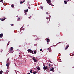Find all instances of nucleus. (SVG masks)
<instances>
[{"mask_svg":"<svg viewBox=\"0 0 74 74\" xmlns=\"http://www.w3.org/2000/svg\"><path fill=\"white\" fill-rule=\"evenodd\" d=\"M46 1L48 4H49V5H52V4L51 2V0H46Z\"/></svg>","mask_w":74,"mask_h":74,"instance_id":"f257e3e1","label":"nucleus"},{"mask_svg":"<svg viewBox=\"0 0 74 74\" xmlns=\"http://www.w3.org/2000/svg\"><path fill=\"white\" fill-rule=\"evenodd\" d=\"M27 51H28V53H29V52H30V53H31L33 54V50L31 49H28V50H27Z\"/></svg>","mask_w":74,"mask_h":74,"instance_id":"f03ea898","label":"nucleus"},{"mask_svg":"<svg viewBox=\"0 0 74 74\" xmlns=\"http://www.w3.org/2000/svg\"><path fill=\"white\" fill-rule=\"evenodd\" d=\"M4 72H5V74H8V70H7V69H5L4 70Z\"/></svg>","mask_w":74,"mask_h":74,"instance_id":"7ed1b4c3","label":"nucleus"},{"mask_svg":"<svg viewBox=\"0 0 74 74\" xmlns=\"http://www.w3.org/2000/svg\"><path fill=\"white\" fill-rule=\"evenodd\" d=\"M32 59L35 62H37V60H36V59H35V57H33Z\"/></svg>","mask_w":74,"mask_h":74,"instance_id":"20e7f679","label":"nucleus"},{"mask_svg":"<svg viewBox=\"0 0 74 74\" xmlns=\"http://www.w3.org/2000/svg\"><path fill=\"white\" fill-rule=\"evenodd\" d=\"M69 47V45H67L66 47L64 49L65 50H66V49H67V48Z\"/></svg>","mask_w":74,"mask_h":74,"instance_id":"39448f33","label":"nucleus"},{"mask_svg":"<svg viewBox=\"0 0 74 74\" xmlns=\"http://www.w3.org/2000/svg\"><path fill=\"white\" fill-rule=\"evenodd\" d=\"M28 9H27L25 10H24V13H26V12H28Z\"/></svg>","mask_w":74,"mask_h":74,"instance_id":"423d86ee","label":"nucleus"},{"mask_svg":"<svg viewBox=\"0 0 74 74\" xmlns=\"http://www.w3.org/2000/svg\"><path fill=\"white\" fill-rule=\"evenodd\" d=\"M3 34H0V37L1 38H2V37H3Z\"/></svg>","mask_w":74,"mask_h":74,"instance_id":"0eeeda50","label":"nucleus"},{"mask_svg":"<svg viewBox=\"0 0 74 74\" xmlns=\"http://www.w3.org/2000/svg\"><path fill=\"white\" fill-rule=\"evenodd\" d=\"M34 52L35 54H36V53H37V51L36 50H34Z\"/></svg>","mask_w":74,"mask_h":74,"instance_id":"6e6552de","label":"nucleus"},{"mask_svg":"<svg viewBox=\"0 0 74 74\" xmlns=\"http://www.w3.org/2000/svg\"><path fill=\"white\" fill-rule=\"evenodd\" d=\"M51 48H48V50H49V52H51V51H52V50H51Z\"/></svg>","mask_w":74,"mask_h":74,"instance_id":"1a4fd4ad","label":"nucleus"},{"mask_svg":"<svg viewBox=\"0 0 74 74\" xmlns=\"http://www.w3.org/2000/svg\"><path fill=\"white\" fill-rule=\"evenodd\" d=\"M43 69L44 71H45V70H46V66H44L43 67Z\"/></svg>","mask_w":74,"mask_h":74,"instance_id":"9d476101","label":"nucleus"},{"mask_svg":"<svg viewBox=\"0 0 74 74\" xmlns=\"http://www.w3.org/2000/svg\"><path fill=\"white\" fill-rule=\"evenodd\" d=\"M54 69V68H52L50 70V71H52Z\"/></svg>","mask_w":74,"mask_h":74,"instance_id":"9b49d317","label":"nucleus"},{"mask_svg":"<svg viewBox=\"0 0 74 74\" xmlns=\"http://www.w3.org/2000/svg\"><path fill=\"white\" fill-rule=\"evenodd\" d=\"M25 0H24V1H21L20 3V4H22V3H24V2H25Z\"/></svg>","mask_w":74,"mask_h":74,"instance_id":"f8f14e48","label":"nucleus"},{"mask_svg":"<svg viewBox=\"0 0 74 74\" xmlns=\"http://www.w3.org/2000/svg\"><path fill=\"white\" fill-rule=\"evenodd\" d=\"M10 50L11 51H13V50H14V48H13V47H11Z\"/></svg>","mask_w":74,"mask_h":74,"instance_id":"ddd939ff","label":"nucleus"},{"mask_svg":"<svg viewBox=\"0 0 74 74\" xmlns=\"http://www.w3.org/2000/svg\"><path fill=\"white\" fill-rule=\"evenodd\" d=\"M11 6L12 8H13V7H14V4H13L11 5Z\"/></svg>","mask_w":74,"mask_h":74,"instance_id":"4468645a","label":"nucleus"},{"mask_svg":"<svg viewBox=\"0 0 74 74\" xmlns=\"http://www.w3.org/2000/svg\"><path fill=\"white\" fill-rule=\"evenodd\" d=\"M3 73V71H0V74H2V73Z\"/></svg>","mask_w":74,"mask_h":74,"instance_id":"2eb2a0df","label":"nucleus"},{"mask_svg":"<svg viewBox=\"0 0 74 74\" xmlns=\"http://www.w3.org/2000/svg\"><path fill=\"white\" fill-rule=\"evenodd\" d=\"M6 66L7 67H8L9 66V64L8 63H7L6 64Z\"/></svg>","mask_w":74,"mask_h":74,"instance_id":"dca6fc26","label":"nucleus"},{"mask_svg":"<svg viewBox=\"0 0 74 74\" xmlns=\"http://www.w3.org/2000/svg\"><path fill=\"white\" fill-rule=\"evenodd\" d=\"M64 4H67V1H64Z\"/></svg>","mask_w":74,"mask_h":74,"instance_id":"f3484780","label":"nucleus"},{"mask_svg":"<svg viewBox=\"0 0 74 74\" xmlns=\"http://www.w3.org/2000/svg\"><path fill=\"white\" fill-rule=\"evenodd\" d=\"M37 69L39 71L40 70V67L39 66H38V68H37Z\"/></svg>","mask_w":74,"mask_h":74,"instance_id":"a211bd4d","label":"nucleus"},{"mask_svg":"<svg viewBox=\"0 0 74 74\" xmlns=\"http://www.w3.org/2000/svg\"><path fill=\"white\" fill-rule=\"evenodd\" d=\"M48 64L49 65V67H50V66H51V64H50V63H48Z\"/></svg>","mask_w":74,"mask_h":74,"instance_id":"6ab92c4d","label":"nucleus"},{"mask_svg":"<svg viewBox=\"0 0 74 74\" xmlns=\"http://www.w3.org/2000/svg\"><path fill=\"white\" fill-rule=\"evenodd\" d=\"M5 19V18H2V19H1V21H4Z\"/></svg>","mask_w":74,"mask_h":74,"instance_id":"aec40b11","label":"nucleus"},{"mask_svg":"<svg viewBox=\"0 0 74 74\" xmlns=\"http://www.w3.org/2000/svg\"><path fill=\"white\" fill-rule=\"evenodd\" d=\"M32 71H33V70L32 69H31V71H30V72L31 73H32Z\"/></svg>","mask_w":74,"mask_h":74,"instance_id":"412c9836","label":"nucleus"},{"mask_svg":"<svg viewBox=\"0 0 74 74\" xmlns=\"http://www.w3.org/2000/svg\"><path fill=\"white\" fill-rule=\"evenodd\" d=\"M48 68H49L48 67V66H46V69H48Z\"/></svg>","mask_w":74,"mask_h":74,"instance_id":"4be33fe9","label":"nucleus"},{"mask_svg":"<svg viewBox=\"0 0 74 74\" xmlns=\"http://www.w3.org/2000/svg\"><path fill=\"white\" fill-rule=\"evenodd\" d=\"M33 74H35L36 73V71H35L34 72H33Z\"/></svg>","mask_w":74,"mask_h":74,"instance_id":"5701e85b","label":"nucleus"},{"mask_svg":"<svg viewBox=\"0 0 74 74\" xmlns=\"http://www.w3.org/2000/svg\"><path fill=\"white\" fill-rule=\"evenodd\" d=\"M49 38H48L47 39V40L49 41Z\"/></svg>","mask_w":74,"mask_h":74,"instance_id":"b1692460","label":"nucleus"},{"mask_svg":"<svg viewBox=\"0 0 74 74\" xmlns=\"http://www.w3.org/2000/svg\"><path fill=\"white\" fill-rule=\"evenodd\" d=\"M40 8H41V9H42V8H43V7H42V6H40Z\"/></svg>","mask_w":74,"mask_h":74,"instance_id":"393cba45","label":"nucleus"},{"mask_svg":"<svg viewBox=\"0 0 74 74\" xmlns=\"http://www.w3.org/2000/svg\"><path fill=\"white\" fill-rule=\"evenodd\" d=\"M0 1L1 2H3V0H0Z\"/></svg>","mask_w":74,"mask_h":74,"instance_id":"a878e982","label":"nucleus"},{"mask_svg":"<svg viewBox=\"0 0 74 74\" xmlns=\"http://www.w3.org/2000/svg\"><path fill=\"white\" fill-rule=\"evenodd\" d=\"M9 44H10V42H8V44H7V45H9Z\"/></svg>","mask_w":74,"mask_h":74,"instance_id":"bb28decb","label":"nucleus"},{"mask_svg":"<svg viewBox=\"0 0 74 74\" xmlns=\"http://www.w3.org/2000/svg\"><path fill=\"white\" fill-rule=\"evenodd\" d=\"M40 51H42V49H41L40 50Z\"/></svg>","mask_w":74,"mask_h":74,"instance_id":"cd10ccee","label":"nucleus"},{"mask_svg":"<svg viewBox=\"0 0 74 74\" xmlns=\"http://www.w3.org/2000/svg\"><path fill=\"white\" fill-rule=\"evenodd\" d=\"M47 42H49V40H47Z\"/></svg>","mask_w":74,"mask_h":74,"instance_id":"c85d7f7f","label":"nucleus"},{"mask_svg":"<svg viewBox=\"0 0 74 74\" xmlns=\"http://www.w3.org/2000/svg\"><path fill=\"white\" fill-rule=\"evenodd\" d=\"M28 18H29V19H30V18H30V17H28Z\"/></svg>","mask_w":74,"mask_h":74,"instance_id":"c756f323","label":"nucleus"},{"mask_svg":"<svg viewBox=\"0 0 74 74\" xmlns=\"http://www.w3.org/2000/svg\"><path fill=\"white\" fill-rule=\"evenodd\" d=\"M43 66H45V64H43Z\"/></svg>","mask_w":74,"mask_h":74,"instance_id":"7c9ffc66","label":"nucleus"},{"mask_svg":"<svg viewBox=\"0 0 74 74\" xmlns=\"http://www.w3.org/2000/svg\"><path fill=\"white\" fill-rule=\"evenodd\" d=\"M11 25V26H13V25H13V24H12V25Z\"/></svg>","mask_w":74,"mask_h":74,"instance_id":"2f4dec72","label":"nucleus"},{"mask_svg":"<svg viewBox=\"0 0 74 74\" xmlns=\"http://www.w3.org/2000/svg\"><path fill=\"white\" fill-rule=\"evenodd\" d=\"M50 63H52V62H51V61H50Z\"/></svg>","mask_w":74,"mask_h":74,"instance_id":"473e14b6","label":"nucleus"},{"mask_svg":"<svg viewBox=\"0 0 74 74\" xmlns=\"http://www.w3.org/2000/svg\"><path fill=\"white\" fill-rule=\"evenodd\" d=\"M49 13H48V12H46V14H48Z\"/></svg>","mask_w":74,"mask_h":74,"instance_id":"72a5a7b5","label":"nucleus"},{"mask_svg":"<svg viewBox=\"0 0 74 74\" xmlns=\"http://www.w3.org/2000/svg\"><path fill=\"white\" fill-rule=\"evenodd\" d=\"M9 60H8V61L7 62H8V61Z\"/></svg>","mask_w":74,"mask_h":74,"instance_id":"f704fd0d","label":"nucleus"},{"mask_svg":"<svg viewBox=\"0 0 74 74\" xmlns=\"http://www.w3.org/2000/svg\"><path fill=\"white\" fill-rule=\"evenodd\" d=\"M46 19H48L47 18H46Z\"/></svg>","mask_w":74,"mask_h":74,"instance_id":"c9c22d12","label":"nucleus"},{"mask_svg":"<svg viewBox=\"0 0 74 74\" xmlns=\"http://www.w3.org/2000/svg\"><path fill=\"white\" fill-rule=\"evenodd\" d=\"M20 19V18H18V19Z\"/></svg>","mask_w":74,"mask_h":74,"instance_id":"e433bc0d","label":"nucleus"},{"mask_svg":"<svg viewBox=\"0 0 74 74\" xmlns=\"http://www.w3.org/2000/svg\"><path fill=\"white\" fill-rule=\"evenodd\" d=\"M10 53H13V52H10Z\"/></svg>","mask_w":74,"mask_h":74,"instance_id":"4c0bfd02","label":"nucleus"},{"mask_svg":"<svg viewBox=\"0 0 74 74\" xmlns=\"http://www.w3.org/2000/svg\"><path fill=\"white\" fill-rule=\"evenodd\" d=\"M28 74H30V73H29Z\"/></svg>","mask_w":74,"mask_h":74,"instance_id":"58836bf2","label":"nucleus"},{"mask_svg":"<svg viewBox=\"0 0 74 74\" xmlns=\"http://www.w3.org/2000/svg\"><path fill=\"white\" fill-rule=\"evenodd\" d=\"M56 45H57V44H56Z\"/></svg>","mask_w":74,"mask_h":74,"instance_id":"ea45409f","label":"nucleus"},{"mask_svg":"<svg viewBox=\"0 0 74 74\" xmlns=\"http://www.w3.org/2000/svg\"><path fill=\"white\" fill-rule=\"evenodd\" d=\"M10 51H11V50H10Z\"/></svg>","mask_w":74,"mask_h":74,"instance_id":"a19ab883","label":"nucleus"},{"mask_svg":"<svg viewBox=\"0 0 74 74\" xmlns=\"http://www.w3.org/2000/svg\"><path fill=\"white\" fill-rule=\"evenodd\" d=\"M1 52H2V51H1Z\"/></svg>","mask_w":74,"mask_h":74,"instance_id":"79ce46f5","label":"nucleus"}]
</instances>
